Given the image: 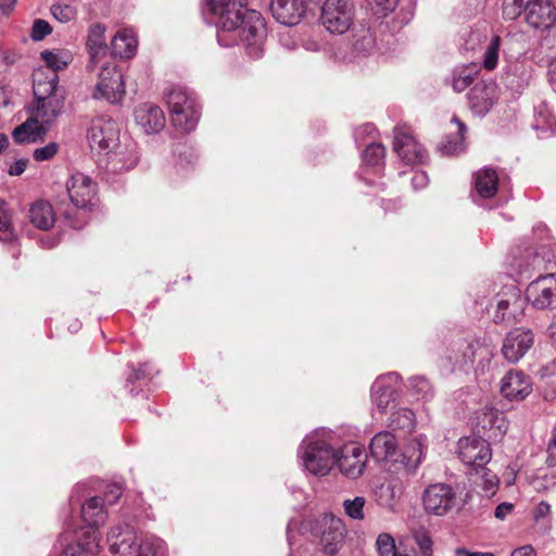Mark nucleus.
<instances>
[{
	"label": "nucleus",
	"instance_id": "obj_1",
	"mask_svg": "<svg viewBox=\"0 0 556 556\" xmlns=\"http://www.w3.org/2000/svg\"><path fill=\"white\" fill-rule=\"evenodd\" d=\"M88 141L92 150L105 155V167L110 172L129 170L137 164V156L119 144V128L113 119H93L88 129Z\"/></svg>",
	"mask_w": 556,
	"mask_h": 556
},
{
	"label": "nucleus",
	"instance_id": "obj_2",
	"mask_svg": "<svg viewBox=\"0 0 556 556\" xmlns=\"http://www.w3.org/2000/svg\"><path fill=\"white\" fill-rule=\"evenodd\" d=\"M35 73L33 80L34 101L29 105V115L49 130L62 114L65 103V91L59 86V76L51 74L42 77Z\"/></svg>",
	"mask_w": 556,
	"mask_h": 556
},
{
	"label": "nucleus",
	"instance_id": "obj_3",
	"mask_svg": "<svg viewBox=\"0 0 556 556\" xmlns=\"http://www.w3.org/2000/svg\"><path fill=\"white\" fill-rule=\"evenodd\" d=\"M108 541L111 553L119 556H157L165 546V542L154 535L139 539L128 525L112 528Z\"/></svg>",
	"mask_w": 556,
	"mask_h": 556
},
{
	"label": "nucleus",
	"instance_id": "obj_4",
	"mask_svg": "<svg viewBox=\"0 0 556 556\" xmlns=\"http://www.w3.org/2000/svg\"><path fill=\"white\" fill-rule=\"evenodd\" d=\"M167 105L173 126L181 132L192 131L200 118L195 93L186 87L176 86L167 93Z\"/></svg>",
	"mask_w": 556,
	"mask_h": 556
},
{
	"label": "nucleus",
	"instance_id": "obj_5",
	"mask_svg": "<svg viewBox=\"0 0 556 556\" xmlns=\"http://www.w3.org/2000/svg\"><path fill=\"white\" fill-rule=\"evenodd\" d=\"M247 0H207V8L216 16L217 40L223 47L236 43V37L228 35L238 30L244 18Z\"/></svg>",
	"mask_w": 556,
	"mask_h": 556
},
{
	"label": "nucleus",
	"instance_id": "obj_6",
	"mask_svg": "<svg viewBox=\"0 0 556 556\" xmlns=\"http://www.w3.org/2000/svg\"><path fill=\"white\" fill-rule=\"evenodd\" d=\"M299 457L306 471L316 477H324L336 465L337 452L325 440L309 435L302 441Z\"/></svg>",
	"mask_w": 556,
	"mask_h": 556
},
{
	"label": "nucleus",
	"instance_id": "obj_7",
	"mask_svg": "<svg viewBox=\"0 0 556 556\" xmlns=\"http://www.w3.org/2000/svg\"><path fill=\"white\" fill-rule=\"evenodd\" d=\"M421 502L427 514L442 517L458 506L459 498L451 484L433 483L422 492Z\"/></svg>",
	"mask_w": 556,
	"mask_h": 556
},
{
	"label": "nucleus",
	"instance_id": "obj_8",
	"mask_svg": "<svg viewBox=\"0 0 556 556\" xmlns=\"http://www.w3.org/2000/svg\"><path fill=\"white\" fill-rule=\"evenodd\" d=\"M99 79L93 91L94 99H105L110 103H118L125 94V83L121 70L115 62L101 65Z\"/></svg>",
	"mask_w": 556,
	"mask_h": 556
},
{
	"label": "nucleus",
	"instance_id": "obj_9",
	"mask_svg": "<svg viewBox=\"0 0 556 556\" xmlns=\"http://www.w3.org/2000/svg\"><path fill=\"white\" fill-rule=\"evenodd\" d=\"M354 18L352 0H326L321 8L320 21L331 34L346 33Z\"/></svg>",
	"mask_w": 556,
	"mask_h": 556
},
{
	"label": "nucleus",
	"instance_id": "obj_10",
	"mask_svg": "<svg viewBox=\"0 0 556 556\" xmlns=\"http://www.w3.org/2000/svg\"><path fill=\"white\" fill-rule=\"evenodd\" d=\"M239 35H235L236 40L238 37L241 42L247 46L248 53L252 58H258L262 54L261 45L266 36V25L263 16L255 10H249L244 13V18L239 24Z\"/></svg>",
	"mask_w": 556,
	"mask_h": 556
},
{
	"label": "nucleus",
	"instance_id": "obj_11",
	"mask_svg": "<svg viewBox=\"0 0 556 556\" xmlns=\"http://www.w3.org/2000/svg\"><path fill=\"white\" fill-rule=\"evenodd\" d=\"M313 533L319 536L324 551L334 555L343 545L346 528L341 518L325 514L316 520Z\"/></svg>",
	"mask_w": 556,
	"mask_h": 556
},
{
	"label": "nucleus",
	"instance_id": "obj_12",
	"mask_svg": "<svg viewBox=\"0 0 556 556\" xmlns=\"http://www.w3.org/2000/svg\"><path fill=\"white\" fill-rule=\"evenodd\" d=\"M525 299L535 309H553L556 303V278L554 274H540L528 285Z\"/></svg>",
	"mask_w": 556,
	"mask_h": 556
},
{
	"label": "nucleus",
	"instance_id": "obj_13",
	"mask_svg": "<svg viewBox=\"0 0 556 556\" xmlns=\"http://www.w3.org/2000/svg\"><path fill=\"white\" fill-rule=\"evenodd\" d=\"M459 459L467 466L472 467L475 472L485 466L492 457L489 443L480 437H463L457 443Z\"/></svg>",
	"mask_w": 556,
	"mask_h": 556
},
{
	"label": "nucleus",
	"instance_id": "obj_14",
	"mask_svg": "<svg viewBox=\"0 0 556 556\" xmlns=\"http://www.w3.org/2000/svg\"><path fill=\"white\" fill-rule=\"evenodd\" d=\"M468 105L477 116L486 115L498 99V87L492 79L477 83L468 92Z\"/></svg>",
	"mask_w": 556,
	"mask_h": 556
},
{
	"label": "nucleus",
	"instance_id": "obj_15",
	"mask_svg": "<svg viewBox=\"0 0 556 556\" xmlns=\"http://www.w3.org/2000/svg\"><path fill=\"white\" fill-rule=\"evenodd\" d=\"M393 148L406 164L424 163L427 159L425 149L415 140L406 127H395Z\"/></svg>",
	"mask_w": 556,
	"mask_h": 556
},
{
	"label": "nucleus",
	"instance_id": "obj_16",
	"mask_svg": "<svg viewBox=\"0 0 556 556\" xmlns=\"http://www.w3.org/2000/svg\"><path fill=\"white\" fill-rule=\"evenodd\" d=\"M66 190L75 207L86 208L96 193V184L89 176L77 172L67 179Z\"/></svg>",
	"mask_w": 556,
	"mask_h": 556
},
{
	"label": "nucleus",
	"instance_id": "obj_17",
	"mask_svg": "<svg viewBox=\"0 0 556 556\" xmlns=\"http://www.w3.org/2000/svg\"><path fill=\"white\" fill-rule=\"evenodd\" d=\"M526 22L533 28H547L556 18L555 7L548 0H532L523 8Z\"/></svg>",
	"mask_w": 556,
	"mask_h": 556
},
{
	"label": "nucleus",
	"instance_id": "obj_18",
	"mask_svg": "<svg viewBox=\"0 0 556 556\" xmlns=\"http://www.w3.org/2000/svg\"><path fill=\"white\" fill-rule=\"evenodd\" d=\"M336 464L340 471L352 479L363 475L365 468L364 450L357 445H345L340 455L337 454Z\"/></svg>",
	"mask_w": 556,
	"mask_h": 556
},
{
	"label": "nucleus",
	"instance_id": "obj_19",
	"mask_svg": "<svg viewBox=\"0 0 556 556\" xmlns=\"http://www.w3.org/2000/svg\"><path fill=\"white\" fill-rule=\"evenodd\" d=\"M399 376L390 372L376 379L371 387V399L380 412H384L395 401Z\"/></svg>",
	"mask_w": 556,
	"mask_h": 556
},
{
	"label": "nucleus",
	"instance_id": "obj_20",
	"mask_svg": "<svg viewBox=\"0 0 556 556\" xmlns=\"http://www.w3.org/2000/svg\"><path fill=\"white\" fill-rule=\"evenodd\" d=\"M304 0H271L270 11L277 22L293 26L301 22L305 14Z\"/></svg>",
	"mask_w": 556,
	"mask_h": 556
},
{
	"label": "nucleus",
	"instance_id": "obj_21",
	"mask_svg": "<svg viewBox=\"0 0 556 556\" xmlns=\"http://www.w3.org/2000/svg\"><path fill=\"white\" fill-rule=\"evenodd\" d=\"M135 119L147 134L161 131L165 126L163 110L152 103H143L135 110Z\"/></svg>",
	"mask_w": 556,
	"mask_h": 556
},
{
	"label": "nucleus",
	"instance_id": "obj_22",
	"mask_svg": "<svg viewBox=\"0 0 556 556\" xmlns=\"http://www.w3.org/2000/svg\"><path fill=\"white\" fill-rule=\"evenodd\" d=\"M75 541L64 548L62 556H96L100 551L99 534L94 531L78 533L74 531Z\"/></svg>",
	"mask_w": 556,
	"mask_h": 556
},
{
	"label": "nucleus",
	"instance_id": "obj_23",
	"mask_svg": "<svg viewBox=\"0 0 556 556\" xmlns=\"http://www.w3.org/2000/svg\"><path fill=\"white\" fill-rule=\"evenodd\" d=\"M81 517L86 523V529L81 528L78 533L85 531H94L105 523L108 513L104 509V502L100 496H93L81 505Z\"/></svg>",
	"mask_w": 556,
	"mask_h": 556
},
{
	"label": "nucleus",
	"instance_id": "obj_24",
	"mask_svg": "<svg viewBox=\"0 0 556 556\" xmlns=\"http://www.w3.org/2000/svg\"><path fill=\"white\" fill-rule=\"evenodd\" d=\"M397 450V442L391 432H379L370 442L369 451L372 458L377 462L393 460Z\"/></svg>",
	"mask_w": 556,
	"mask_h": 556
},
{
	"label": "nucleus",
	"instance_id": "obj_25",
	"mask_svg": "<svg viewBox=\"0 0 556 556\" xmlns=\"http://www.w3.org/2000/svg\"><path fill=\"white\" fill-rule=\"evenodd\" d=\"M31 225L40 230H49L55 223V213L50 202L38 200L28 210Z\"/></svg>",
	"mask_w": 556,
	"mask_h": 556
},
{
	"label": "nucleus",
	"instance_id": "obj_26",
	"mask_svg": "<svg viewBox=\"0 0 556 556\" xmlns=\"http://www.w3.org/2000/svg\"><path fill=\"white\" fill-rule=\"evenodd\" d=\"M105 27L101 24L92 25L88 33L87 49L90 63L96 65L108 55L109 48L105 43Z\"/></svg>",
	"mask_w": 556,
	"mask_h": 556
},
{
	"label": "nucleus",
	"instance_id": "obj_27",
	"mask_svg": "<svg viewBox=\"0 0 556 556\" xmlns=\"http://www.w3.org/2000/svg\"><path fill=\"white\" fill-rule=\"evenodd\" d=\"M137 38L132 30L122 29L111 40V54L114 58L129 59L136 54Z\"/></svg>",
	"mask_w": 556,
	"mask_h": 556
},
{
	"label": "nucleus",
	"instance_id": "obj_28",
	"mask_svg": "<svg viewBox=\"0 0 556 556\" xmlns=\"http://www.w3.org/2000/svg\"><path fill=\"white\" fill-rule=\"evenodd\" d=\"M405 490L403 481L392 477L376 490L377 502L380 506L393 508Z\"/></svg>",
	"mask_w": 556,
	"mask_h": 556
},
{
	"label": "nucleus",
	"instance_id": "obj_29",
	"mask_svg": "<svg viewBox=\"0 0 556 556\" xmlns=\"http://www.w3.org/2000/svg\"><path fill=\"white\" fill-rule=\"evenodd\" d=\"M47 131L48 129L46 126L36 122L29 115L23 124L13 130L12 137L16 143H31L41 140Z\"/></svg>",
	"mask_w": 556,
	"mask_h": 556
},
{
	"label": "nucleus",
	"instance_id": "obj_30",
	"mask_svg": "<svg viewBox=\"0 0 556 556\" xmlns=\"http://www.w3.org/2000/svg\"><path fill=\"white\" fill-rule=\"evenodd\" d=\"M498 177L494 169L484 168L479 170L475 177L476 197L479 199H491L497 192Z\"/></svg>",
	"mask_w": 556,
	"mask_h": 556
},
{
	"label": "nucleus",
	"instance_id": "obj_31",
	"mask_svg": "<svg viewBox=\"0 0 556 556\" xmlns=\"http://www.w3.org/2000/svg\"><path fill=\"white\" fill-rule=\"evenodd\" d=\"M451 122L457 126L456 135L452 137H447L444 142L440 146V151L444 155H455L464 151V138L467 132V126L457 117L453 116Z\"/></svg>",
	"mask_w": 556,
	"mask_h": 556
},
{
	"label": "nucleus",
	"instance_id": "obj_32",
	"mask_svg": "<svg viewBox=\"0 0 556 556\" xmlns=\"http://www.w3.org/2000/svg\"><path fill=\"white\" fill-rule=\"evenodd\" d=\"M447 361L453 367L463 369L472 364L475 358V349L468 342H460L456 350L446 355Z\"/></svg>",
	"mask_w": 556,
	"mask_h": 556
},
{
	"label": "nucleus",
	"instance_id": "obj_33",
	"mask_svg": "<svg viewBox=\"0 0 556 556\" xmlns=\"http://www.w3.org/2000/svg\"><path fill=\"white\" fill-rule=\"evenodd\" d=\"M504 357L510 363H517L521 357V332L511 330L504 340L502 346Z\"/></svg>",
	"mask_w": 556,
	"mask_h": 556
},
{
	"label": "nucleus",
	"instance_id": "obj_34",
	"mask_svg": "<svg viewBox=\"0 0 556 556\" xmlns=\"http://www.w3.org/2000/svg\"><path fill=\"white\" fill-rule=\"evenodd\" d=\"M501 393L513 401L521 394V372L509 370L501 380Z\"/></svg>",
	"mask_w": 556,
	"mask_h": 556
},
{
	"label": "nucleus",
	"instance_id": "obj_35",
	"mask_svg": "<svg viewBox=\"0 0 556 556\" xmlns=\"http://www.w3.org/2000/svg\"><path fill=\"white\" fill-rule=\"evenodd\" d=\"M41 58L45 61L46 65L51 70L47 76H50L51 74H56L58 71L63 70L67 66V64L72 61V55L66 51H43L41 52ZM43 74V78L46 77V74Z\"/></svg>",
	"mask_w": 556,
	"mask_h": 556
},
{
	"label": "nucleus",
	"instance_id": "obj_36",
	"mask_svg": "<svg viewBox=\"0 0 556 556\" xmlns=\"http://www.w3.org/2000/svg\"><path fill=\"white\" fill-rule=\"evenodd\" d=\"M476 74V65H467L455 68L452 73V88L456 92L464 91L473 81Z\"/></svg>",
	"mask_w": 556,
	"mask_h": 556
},
{
	"label": "nucleus",
	"instance_id": "obj_37",
	"mask_svg": "<svg viewBox=\"0 0 556 556\" xmlns=\"http://www.w3.org/2000/svg\"><path fill=\"white\" fill-rule=\"evenodd\" d=\"M532 124V128L541 130L543 134L554 135L556 132V121L547 108L542 104L539 106Z\"/></svg>",
	"mask_w": 556,
	"mask_h": 556
},
{
	"label": "nucleus",
	"instance_id": "obj_38",
	"mask_svg": "<svg viewBox=\"0 0 556 556\" xmlns=\"http://www.w3.org/2000/svg\"><path fill=\"white\" fill-rule=\"evenodd\" d=\"M424 458L422 450L420 443H413L408 450L402 455L401 465L404 470L412 475L419 467L421 460Z\"/></svg>",
	"mask_w": 556,
	"mask_h": 556
},
{
	"label": "nucleus",
	"instance_id": "obj_39",
	"mask_svg": "<svg viewBox=\"0 0 556 556\" xmlns=\"http://www.w3.org/2000/svg\"><path fill=\"white\" fill-rule=\"evenodd\" d=\"M520 309L518 299L515 298L511 303L509 300H500L497 303V309L494 314V323H506L510 324V319L516 320V312Z\"/></svg>",
	"mask_w": 556,
	"mask_h": 556
},
{
	"label": "nucleus",
	"instance_id": "obj_40",
	"mask_svg": "<svg viewBox=\"0 0 556 556\" xmlns=\"http://www.w3.org/2000/svg\"><path fill=\"white\" fill-rule=\"evenodd\" d=\"M408 387L417 399L428 401L433 397V388L430 381L424 376L409 378Z\"/></svg>",
	"mask_w": 556,
	"mask_h": 556
},
{
	"label": "nucleus",
	"instance_id": "obj_41",
	"mask_svg": "<svg viewBox=\"0 0 556 556\" xmlns=\"http://www.w3.org/2000/svg\"><path fill=\"white\" fill-rule=\"evenodd\" d=\"M527 257L532 256L531 261L527 262V268H531L533 271L545 274L548 270V264L551 263L549 252L542 248L541 252L527 250Z\"/></svg>",
	"mask_w": 556,
	"mask_h": 556
},
{
	"label": "nucleus",
	"instance_id": "obj_42",
	"mask_svg": "<svg viewBox=\"0 0 556 556\" xmlns=\"http://www.w3.org/2000/svg\"><path fill=\"white\" fill-rule=\"evenodd\" d=\"M390 426L409 432L415 427V414L408 408H401L391 415Z\"/></svg>",
	"mask_w": 556,
	"mask_h": 556
},
{
	"label": "nucleus",
	"instance_id": "obj_43",
	"mask_svg": "<svg viewBox=\"0 0 556 556\" xmlns=\"http://www.w3.org/2000/svg\"><path fill=\"white\" fill-rule=\"evenodd\" d=\"M545 29L546 31L539 42V52L547 59H551L556 54V24Z\"/></svg>",
	"mask_w": 556,
	"mask_h": 556
},
{
	"label": "nucleus",
	"instance_id": "obj_44",
	"mask_svg": "<svg viewBox=\"0 0 556 556\" xmlns=\"http://www.w3.org/2000/svg\"><path fill=\"white\" fill-rule=\"evenodd\" d=\"M353 48L358 54H368L375 49V38L368 28H362L354 36Z\"/></svg>",
	"mask_w": 556,
	"mask_h": 556
},
{
	"label": "nucleus",
	"instance_id": "obj_45",
	"mask_svg": "<svg viewBox=\"0 0 556 556\" xmlns=\"http://www.w3.org/2000/svg\"><path fill=\"white\" fill-rule=\"evenodd\" d=\"M366 500L364 496H356L352 500L348 498L343 502L344 513L354 520L364 519V507Z\"/></svg>",
	"mask_w": 556,
	"mask_h": 556
},
{
	"label": "nucleus",
	"instance_id": "obj_46",
	"mask_svg": "<svg viewBox=\"0 0 556 556\" xmlns=\"http://www.w3.org/2000/svg\"><path fill=\"white\" fill-rule=\"evenodd\" d=\"M386 154V149L380 143L371 142L367 144L365 151L363 152V161L370 166L379 165Z\"/></svg>",
	"mask_w": 556,
	"mask_h": 556
},
{
	"label": "nucleus",
	"instance_id": "obj_47",
	"mask_svg": "<svg viewBox=\"0 0 556 556\" xmlns=\"http://www.w3.org/2000/svg\"><path fill=\"white\" fill-rule=\"evenodd\" d=\"M500 43H501V38L498 36H493L486 47L485 52H484V56H483L484 68L491 71L496 67L497 60H498Z\"/></svg>",
	"mask_w": 556,
	"mask_h": 556
},
{
	"label": "nucleus",
	"instance_id": "obj_48",
	"mask_svg": "<svg viewBox=\"0 0 556 556\" xmlns=\"http://www.w3.org/2000/svg\"><path fill=\"white\" fill-rule=\"evenodd\" d=\"M50 11L52 16L61 23H68L77 15V10L70 4L55 3L51 5Z\"/></svg>",
	"mask_w": 556,
	"mask_h": 556
},
{
	"label": "nucleus",
	"instance_id": "obj_49",
	"mask_svg": "<svg viewBox=\"0 0 556 556\" xmlns=\"http://www.w3.org/2000/svg\"><path fill=\"white\" fill-rule=\"evenodd\" d=\"M376 546L380 556H404L395 552L394 540L388 533H381L378 535Z\"/></svg>",
	"mask_w": 556,
	"mask_h": 556
},
{
	"label": "nucleus",
	"instance_id": "obj_50",
	"mask_svg": "<svg viewBox=\"0 0 556 556\" xmlns=\"http://www.w3.org/2000/svg\"><path fill=\"white\" fill-rule=\"evenodd\" d=\"M476 475L481 479L483 490L493 494L498 485L497 476L485 466L479 468V472H476Z\"/></svg>",
	"mask_w": 556,
	"mask_h": 556
},
{
	"label": "nucleus",
	"instance_id": "obj_51",
	"mask_svg": "<svg viewBox=\"0 0 556 556\" xmlns=\"http://www.w3.org/2000/svg\"><path fill=\"white\" fill-rule=\"evenodd\" d=\"M397 4V0H372L371 10L378 17L387 16Z\"/></svg>",
	"mask_w": 556,
	"mask_h": 556
},
{
	"label": "nucleus",
	"instance_id": "obj_52",
	"mask_svg": "<svg viewBox=\"0 0 556 556\" xmlns=\"http://www.w3.org/2000/svg\"><path fill=\"white\" fill-rule=\"evenodd\" d=\"M52 27L45 20H36L31 27L30 37L35 41L42 40L46 36L51 34Z\"/></svg>",
	"mask_w": 556,
	"mask_h": 556
},
{
	"label": "nucleus",
	"instance_id": "obj_53",
	"mask_svg": "<svg viewBox=\"0 0 556 556\" xmlns=\"http://www.w3.org/2000/svg\"><path fill=\"white\" fill-rule=\"evenodd\" d=\"M503 15L506 20H516L521 15V0H504Z\"/></svg>",
	"mask_w": 556,
	"mask_h": 556
},
{
	"label": "nucleus",
	"instance_id": "obj_54",
	"mask_svg": "<svg viewBox=\"0 0 556 556\" xmlns=\"http://www.w3.org/2000/svg\"><path fill=\"white\" fill-rule=\"evenodd\" d=\"M59 150V146L55 142H50L42 148H38L34 151L33 156L36 161H48L52 159Z\"/></svg>",
	"mask_w": 556,
	"mask_h": 556
},
{
	"label": "nucleus",
	"instance_id": "obj_55",
	"mask_svg": "<svg viewBox=\"0 0 556 556\" xmlns=\"http://www.w3.org/2000/svg\"><path fill=\"white\" fill-rule=\"evenodd\" d=\"M497 421L503 422V420L498 418L497 412L493 408H490L484 413L482 428L486 429L489 427L490 429H493L496 427L498 431L502 432V425H495Z\"/></svg>",
	"mask_w": 556,
	"mask_h": 556
},
{
	"label": "nucleus",
	"instance_id": "obj_56",
	"mask_svg": "<svg viewBox=\"0 0 556 556\" xmlns=\"http://www.w3.org/2000/svg\"><path fill=\"white\" fill-rule=\"evenodd\" d=\"M122 488L118 484H110L108 485L104 492V504L113 505L116 501L122 496Z\"/></svg>",
	"mask_w": 556,
	"mask_h": 556
},
{
	"label": "nucleus",
	"instance_id": "obj_57",
	"mask_svg": "<svg viewBox=\"0 0 556 556\" xmlns=\"http://www.w3.org/2000/svg\"><path fill=\"white\" fill-rule=\"evenodd\" d=\"M551 506L546 502H540L533 510L532 518L535 523L548 518Z\"/></svg>",
	"mask_w": 556,
	"mask_h": 556
},
{
	"label": "nucleus",
	"instance_id": "obj_58",
	"mask_svg": "<svg viewBox=\"0 0 556 556\" xmlns=\"http://www.w3.org/2000/svg\"><path fill=\"white\" fill-rule=\"evenodd\" d=\"M428 175L425 172H417L412 177V185L414 189L418 190L428 185Z\"/></svg>",
	"mask_w": 556,
	"mask_h": 556
},
{
	"label": "nucleus",
	"instance_id": "obj_59",
	"mask_svg": "<svg viewBox=\"0 0 556 556\" xmlns=\"http://www.w3.org/2000/svg\"><path fill=\"white\" fill-rule=\"evenodd\" d=\"M513 508H514L513 504L502 503L495 508L494 516L497 519L503 520L507 515H509L511 513Z\"/></svg>",
	"mask_w": 556,
	"mask_h": 556
},
{
	"label": "nucleus",
	"instance_id": "obj_60",
	"mask_svg": "<svg viewBox=\"0 0 556 556\" xmlns=\"http://www.w3.org/2000/svg\"><path fill=\"white\" fill-rule=\"evenodd\" d=\"M26 166H27L26 160H17L10 166L9 174L11 176H20L25 172Z\"/></svg>",
	"mask_w": 556,
	"mask_h": 556
},
{
	"label": "nucleus",
	"instance_id": "obj_61",
	"mask_svg": "<svg viewBox=\"0 0 556 556\" xmlns=\"http://www.w3.org/2000/svg\"><path fill=\"white\" fill-rule=\"evenodd\" d=\"M547 75L552 88L556 91V56L548 64Z\"/></svg>",
	"mask_w": 556,
	"mask_h": 556
},
{
	"label": "nucleus",
	"instance_id": "obj_62",
	"mask_svg": "<svg viewBox=\"0 0 556 556\" xmlns=\"http://www.w3.org/2000/svg\"><path fill=\"white\" fill-rule=\"evenodd\" d=\"M148 367V364H142L138 369H134L132 374L128 377V382H134L136 380H139L146 376V369Z\"/></svg>",
	"mask_w": 556,
	"mask_h": 556
},
{
	"label": "nucleus",
	"instance_id": "obj_63",
	"mask_svg": "<svg viewBox=\"0 0 556 556\" xmlns=\"http://www.w3.org/2000/svg\"><path fill=\"white\" fill-rule=\"evenodd\" d=\"M507 264L508 266L515 270L517 274L520 273L521 269V262L519 260L518 255L511 254L507 256Z\"/></svg>",
	"mask_w": 556,
	"mask_h": 556
},
{
	"label": "nucleus",
	"instance_id": "obj_64",
	"mask_svg": "<svg viewBox=\"0 0 556 556\" xmlns=\"http://www.w3.org/2000/svg\"><path fill=\"white\" fill-rule=\"evenodd\" d=\"M547 453H548V456H547L546 463L548 464V466H555L556 465V445L548 443Z\"/></svg>",
	"mask_w": 556,
	"mask_h": 556
}]
</instances>
